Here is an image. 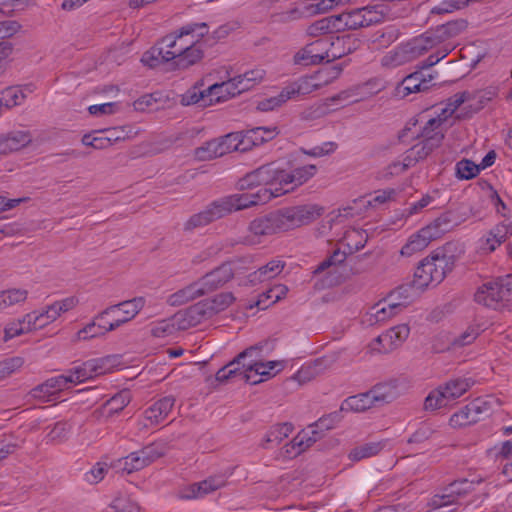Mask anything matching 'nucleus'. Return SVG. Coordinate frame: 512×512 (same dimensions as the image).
Instances as JSON below:
<instances>
[{
    "label": "nucleus",
    "mask_w": 512,
    "mask_h": 512,
    "mask_svg": "<svg viewBox=\"0 0 512 512\" xmlns=\"http://www.w3.org/2000/svg\"><path fill=\"white\" fill-rule=\"evenodd\" d=\"M283 195V191L272 188H260L256 193L233 194L211 202L206 208L191 215L184 223L185 231L205 227L232 212L251 206L265 204Z\"/></svg>",
    "instance_id": "f257e3e1"
},
{
    "label": "nucleus",
    "mask_w": 512,
    "mask_h": 512,
    "mask_svg": "<svg viewBox=\"0 0 512 512\" xmlns=\"http://www.w3.org/2000/svg\"><path fill=\"white\" fill-rule=\"evenodd\" d=\"M466 28L467 22L459 19L438 25L436 28L412 38L410 40L411 45H413L417 57L431 50L435 51L425 60L423 67H432L445 58L455 48L450 40L458 36Z\"/></svg>",
    "instance_id": "f03ea898"
},
{
    "label": "nucleus",
    "mask_w": 512,
    "mask_h": 512,
    "mask_svg": "<svg viewBox=\"0 0 512 512\" xmlns=\"http://www.w3.org/2000/svg\"><path fill=\"white\" fill-rule=\"evenodd\" d=\"M208 32L209 27L205 22L186 24L173 34L163 37L144 57L149 56L150 66L157 65L159 60L169 62L200 42Z\"/></svg>",
    "instance_id": "7ed1b4c3"
},
{
    "label": "nucleus",
    "mask_w": 512,
    "mask_h": 512,
    "mask_svg": "<svg viewBox=\"0 0 512 512\" xmlns=\"http://www.w3.org/2000/svg\"><path fill=\"white\" fill-rule=\"evenodd\" d=\"M208 32L209 27L205 22L186 24L173 34L163 37L144 57L149 56L150 66L157 65L159 60L169 62L200 42Z\"/></svg>",
    "instance_id": "20e7f679"
},
{
    "label": "nucleus",
    "mask_w": 512,
    "mask_h": 512,
    "mask_svg": "<svg viewBox=\"0 0 512 512\" xmlns=\"http://www.w3.org/2000/svg\"><path fill=\"white\" fill-rule=\"evenodd\" d=\"M474 385L471 378L457 377L440 384L431 390L424 400L425 411L434 412L451 406Z\"/></svg>",
    "instance_id": "39448f33"
},
{
    "label": "nucleus",
    "mask_w": 512,
    "mask_h": 512,
    "mask_svg": "<svg viewBox=\"0 0 512 512\" xmlns=\"http://www.w3.org/2000/svg\"><path fill=\"white\" fill-rule=\"evenodd\" d=\"M475 301L495 310H512V275L483 284L475 293Z\"/></svg>",
    "instance_id": "423d86ee"
},
{
    "label": "nucleus",
    "mask_w": 512,
    "mask_h": 512,
    "mask_svg": "<svg viewBox=\"0 0 512 512\" xmlns=\"http://www.w3.org/2000/svg\"><path fill=\"white\" fill-rule=\"evenodd\" d=\"M451 269L452 263L449 256L445 254L431 255L419 263L412 284L416 290H422L429 285H437L443 281Z\"/></svg>",
    "instance_id": "0eeeda50"
},
{
    "label": "nucleus",
    "mask_w": 512,
    "mask_h": 512,
    "mask_svg": "<svg viewBox=\"0 0 512 512\" xmlns=\"http://www.w3.org/2000/svg\"><path fill=\"white\" fill-rule=\"evenodd\" d=\"M324 212L318 204H303L277 210L283 232L308 225L316 221Z\"/></svg>",
    "instance_id": "6e6552de"
},
{
    "label": "nucleus",
    "mask_w": 512,
    "mask_h": 512,
    "mask_svg": "<svg viewBox=\"0 0 512 512\" xmlns=\"http://www.w3.org/2000/svg\"><path fill=\"white\" fill-rule=\"evenodd\" d=\"M283 232L277 210L253 219L248 225V234L241 238L244 245L261 244L268 236Z\"/></svg>",
    "instance_id": "1a4fd4ad"
},
{
    "label": "nucleus",
    "mask_w": 512,
    "mask_h": 512,
    "mask_svg": "<svg viewBox=\"0 0 512 512\" xmlns=\"http://www.w3.org/2000/svg\"><path fill=\"white\" fill-rule=\"evenodd\" d=\"M265 76V70L257 67L235 76L228 81L222 82L221 84L210 86L209 92L212 94L223 93L228 96H235L261 83Z\"/></svg>",
    "instance_id": "9d476101"
},
{
    "label": "nucleus",
    "mask_w": 512,
    "mask_h": 512,
    "mask_svg": "<svg viewBox=\"0 0 512 512\" xmlns=\"http://www.w3.org/2000/svg\"><path fill=\"white\" fill-rule=\"evenodd\" d=\"M282 168L276 162L264 164L257 169L247 173L239 180L240 189H253L258 186L263 188H276L281 186L280 175Z\"/></svg>",
    "instance_id": "9b49d317"
},
{
    "label": "nucleus",
    "mask_w": 512,
    "mask_h": 512,
    "mask_svg": "<svg viewBox=\"0 0 512 512\" xmlns=\"http://www.w3.org/2000/svg\"><path fill=\"white\" fill-rule=\"evenodd\" d=\"M144 297H134L117 304L110 305L96 314L97 319H104L106 316L118 314L110 322V328L117 330L119 327L133 320L145 306Z\"/></svg>",
    "instance_id": "f8f14e48"
},
{
    "label": "nucleus",
    "mask_w": 512,
    "mask_h": 512,
    "mask_svg": "<svg viewBox=\"0 0 512 512\" xmlns=\"http://www.w3.org/2000/svg\"><path fill=\"white\" fill-rule=\"evenodd\" d=\"M339 31L355 30L378 23L382 14L374 7H362L336 15Z\"/></svg>",
    "instance_id": "ddd939ff"
},
{
    "label": "nucleus",
    "mask_w": 512,
    "mask_h": 512,
    "mask_svg": "<svg viewBox=\"0 0 512 512\" xmlns=\"http://www.w3.org/2000/svg\"><path fill=\"white\" fill-rule=\"evenodd\" d=\"M114 364V358L111 356L91 359L80 366L70 369L67 374H63L68 384H78L88 379L109 372Z\"/></svg>",
    "instance_id": "4468645a"
},
{
    "label": "nucleus",
    "mask_w": 512,
    "mask_h": 512,
    "mask_svg": "<svg viewBox=\"0 0 512 512\" xmlns=\"http://www.w3.org/2000/svg\"><path fill=\"white\" fill-rule=\"evenodd\" d=\"M466 219L467 214L461 212L460 208H456L442 213L438 218L420 230L426 235L430 243L431 241L441 238L445 233L459 226Z\"/></svg>",
    "instance_id": "2eb2a0df"
},
{
    "label": "nucleus",
    "mask_w": 512,
    "mask_h": 512,
    "mask_svg": "<svg viewBox=\"0 0 512 512\" xmlns=\"http://www.w3.org/2000/svg\"><path fill=\"white\" fill-rule=\"evenodd\" d=\"M240 260L223 263L198 280L204 294L212 292L229 282L240 268Z\"/></svg>",
    "instance_id": "dca6fc26"
},
{
    "label": "nucleus",
    "mask_w": 512,
    "mask_h": 512,
    "mask_svg": "<svg viewBox=\"0 0 512 512\" xmlns=\"http://www.w3.org/2000/svg\"><path fill=\"white\" fill-rule=\"evenodd\" d=\"M262 349L261 345L251 346L241 353H239L232 361H230L226 366L219 369L216 373V380L218 382H226L230 379L239 378L246 382L245 374H248V363H244L243 360L248 357L256 354L258 351Z\"/></svg>",
    "instance_id": "f3484780"
},
{
    "label": "nucleus",
    "mask_w": 512,
    "mask_h": 512,
    "mask_svg": "<svg viewBox=\"0 0 512 512\" xmlns=\"http://www.w3.org/2000/svg\"><path fill=\"white\" fill-rule=\"evenodd\" d=\"M409 334L410 328L407 324L394 326L375 338L370 348L378 353H388L402 345Z\"/></svg>",
    "instance_id": "a211bd4d"
},
{
    "label": "nucleus",
    "mask_w": 512,
    "mask_h": 512,
    "mask_svg": "<svg viewBox=\"0 0 512 512\" xmlns=\"http://www.w3.org/2000/svg\"><path fill=\"white\" fill-rule=\"evenodd\" d=\"M227 484V476L224 473L214 474L206 479L190 484L185 487L180 494L182 499H198L203 498L223 487Z\"/></svg>",
    "instance_id": "6ab92c4d"
},
{
    "label": "nucleus",
    "mask_w": 512,
    "mask_h": 512,
    "mask_svg": "<svg viewBox=\"0 0 512 512\" xmlns=\"http://www.w3.org/2000/svg\"><path fill=\"white\" fill-rule=\"evenodd\" d=\"M316 173L317 167L313 164L297 167L291 171H286L282 168V173L280 175L281 186L272 188V190L281 189L283 191V195L287 194L307 183L311 178L315 176Z\"/></svg>",
    "instance_id": "aec40b11"
},
{
    "label": "nucleus",
    "mask_w": 512,
    "mask_h": 512,
    "mask_svg": "<svg viewBox=\"0 0 512 512\" xmlns=\"http://www.w3.org/2000/svg\"><path fill=\"white\" fill-rule=\"evenodd\" d=\"M473 489V482L467 479L454 481L442 489L441 493L433 496L431 505L434 508H441L456 503L457 499L467 495Z\"/></svg>",
    "instance_id": "412c9836"
},
{
    "label": "nucleus",
    "mask_w": 512,
    "mask_h": 512,
    "mask_svg": "<svg viewBox=\"0 0 512 512\" xmlns=\"http://www.w3.org/2000/svg\"><path fill=\"white\" fill-rule=\"evenodd\" d=\"M417 58L413 45H411V41L409 40L387 52L381 58V65L385 68H396L412 62Z\"/></svg>",
    "instance_id": "4be33fe9"
},
{
    "label": "nucleus",
    "mask_w": 512,
    "mask_h": 512,
    "mask_svg": "<svg viewBox=\"0 0 512 512\" xmlns=\"http://www.w3.org/2000/svg\"><path fill=\"white\" fill-rule=\"evenodd\" d=\"M400 311L399 303L384 298L369 309L366 314V322L370 325L385 323Z\"/></svg>",
    "instance_id": "5701e85b"
},
{
    "label": "nucleus",
    "mask_w": 512,
    "mask_h": 512,
    "mask_svg": "<svg viewBox=\"0 0 512 512\" xmlns=\"http://www.w3.org/2000/svg\"><path fill=\"white\" fill-rule=\"evenodd\" d=\"M447 127V122L441 116L436 115L423 126L420 134L421 140L437 149L444 140Z\"/></svg>",
    "instance_id": "b1692460"
},
{
    "label": "nucleus",
    "mask_w": 512,
    "mask_h": 512,
    "mask_svg": "<svg viewBox=\"0 0 512 512\" xmlns=\"http://www.w3.org/2000/svg\"><path fill=\"white\" fill-rule=\"evenodd\" d=\"M432 80V75L426 76L422 71H416L402 80L397 87V92L405 97L412 93L426 91L430 88Z\"/></svg>",
    "instance_id": "393cba45"
},
{
    "label": "nucleus",
    "mask_w": 512,
    "mask_h": 512,
    "mask_svg": "<svg viewBox=\"0 0 512 512\" xmlns=\"http://www.w3.org/2000/svg\"><path fill=\"white\" fill-rule=\"evenodd\" d=\"M510 235H512V220L507 219L489 231L482 240L481 250L486 253L495 251Z\"/></svg>",
    "instance_id": "a878e982"
},
{
    "label": "nucleus",
    "mask_w": 512,
    "mask_h": 512,
    "mask_svg": "<svg viewBox=\"0 0 512 512\" xmlns=\"http://www.w3.org/2000/svg\"><path fill=\"white\" fill-rule=\"evenodd\" d=\"M175 403L172 396H166L156 401L153 405L147 408L144 412L145 427L153 426L161 423L171 412Z\"/></svg>",
    "instance_id": "bb28decb"
},
{
    "label": "nucleus",
    "mask_w": 512,
    "mask_h": 512,
    "mask_svg": "<svg viewBox=\"0 0 512 512\" xmlns=\"http://www.w3.org/2000/svg\"><path fill=\"white\" fill-rule=\"evenodd\" d=\"M206 305L203 300L190 306L185 311L178 313L177 316L180 320V327L187 329L211 318L210 310Z\"/></svg>",
    "instance_id": "cd10ccee"
},
{
    "label": "nucleus",
    "mask_w": 512,
    "mask_h": 512,
    "mask_svg": "<svg viewBox=\"0 0 512 512\" xmlns=\"http://www.w3.org/2000/svg\"><path fill=\"white\" fill-rule=\"evenodd\" d=\"M68 381L64 375H58L47 379L42 384L37 385L30 391L31 397L39 400H45L51 395L62 391L68 386Z\"/></svg>",
    "instance_id": "c85d7f7f"
},
{
    "label": "nucleus",
    "mask_w": 512,
    "mask_h": 512,
    "mask_svg": "<svg viewBox=\"0 0 512 512\" xmlns=\"http://www.w3.org/2000/svg\"><path fill=\"white\" fill-rule=\"evenodd\" d=\"M31 141L32 136L28 131H12L0 138V155L18 151Z\"/></svg>",
    "instance_id": "c756f323"
},
{
    "label": "nucleus",
    "mask_w": 512,
    "mask_h": 512,
    "mask_svg": "<svg viewBox=\"0 0 512 512\" xmlns=\"http://www.w3.org/2000/svg\"><path fill=\"white\" fill-rule=\"evenodd\" d=\"M213 97H215V100L218 102L222 98L226 97V95L223 93L212 94L209 92V88L201 91L197 87H192L181 95L180 102L184 106L198 104L201 107H205L212 103Z\"/></svg>",
    "instance_id": "7c9ffc66"
},
{
    "label": "nucleus",
    "mask_w": 512,
    "mask_h": 512,
    "mask_svg": "<svg viewBox=\"0 0 512 512\" xmlns=\"http://www.w3.org/2000/svg\"><path fill=\"white\" fill-rule=\"evenodd\" d=\"M104 319H97L96 315L93 319L87 323L82 329L76 333L77 341H87L95 338L106 336L108 333L115 331L114 328H110V323L103 324Z\"/></svg>",
    "instance_id": "2f4dec72"
},
{
    "label": "nucleus",
    "mask_w": 512,
    "mask_h": 512,
    "mask_svg": "<svg viewBox=\"0 0 512 512\" xmlns=\"http://www.w3.org/2000/svg\"><path fill=\"white\" fill-rule=\"evenodd\" d=\"M330 62L352 53L356 49V40L350 36H328Z\"/></svg>",
    "instance_id": "473e14b6"
},
{
    "label": "nucleus",
    "mask_w": 512,
    "mask_h": 512,
    "mask_svg": "<svg viewBox=\"0 0 512 512\" xmlns=\"http://www.w3.org/2000/svg\"><path fill=\"white\" fill-rule=\"evenodd\" d=\"M204 57L203 45L200 42L186 50L185 52L178 54L177 57L173 58L172 65L175 69L184 70L200 62Z\"/></svg>",
    "instance_id": "72a5a7b5"
},
{
    "label": "nucleus",
    "mask_w": 512,
    "mask_h": 512,
    "mask_svg": "<svg viewBox=\"0 0 512 512\" xmlns=\"http://www.w3.org/2000/svg\"><path fill=\"white\" fill-rule=\"evenodd\" d=\"M280 363L276 361H269L266 363L250 361L248 362V374L246 382L250 384H258L263 381L264 376H270L271 371L274 370Z\"/></svg>",
    "instance_id": "f704fd0d"
},
{
    "label": "nucleus",
    "mask_w": 512,
    "mask_h": 512,
    "mask_svg": "<svg viewBox=\"0 0 512 512\" xmlns=\"http://www.w3.org/2000/svg\"><path fill=\"white\" fill-rule=\"evenodd\" d=\"M285 267V263L279 259H274L266 265L260 267L249 275L251 283L256 284L275 278Z\"/></svg>",
    "instance_id": "c9c22d12"
},
{
    "label": "nucleus",
    "mask_w": 512,
    "mask_h": 512,
    "mask_svg": "<svg viewBox=\"0 0 512 512\" xmlns=\"http://www.w3.org/2000/svg\"><path fill=\"white\" fill-rule=\"evenodd\" d=\"M204 295V292L199 285L198 281L178 290L168 297V304L171 306H181L189 301L196 299Z\"/></svg>",
    "instance_id": "e433bc0d"
},
{
    "label": "nucleus",
    "mask_w": 512,
    "mask_h": 512,
    "mask_svg": "<svg viewBox=\"0 0 512 512\" xmlns=\"http://www.w3.org/2000/svg\"><path fill=\"white\" fill-rule=\"evenodd\" d=\"M293 428V425L288 422L273 425L262 439L260 444L261 447L268 449L270 444L279 445L292 433Z\"/></svg>",
    "instance_id": "4c0bfd02"
},
{
    "label": "nucleus",
    "mask_w": 512,
    "mask_h": 512,
    "mask_svg": "<svg viewBox=\"0 0 512 512\" xmlns=\"http://www.w3.org/2000/svg\"><path fill=\"white\" fill-rule=\"evenodd\" d=\"M321 88V83L315 74L299 78L297 81L286 86L290 98L296 95H307Z\"/></svg>",
    "instance_id": "58836bf2"
},
{
    "label": "nucleus",
    "mask_w": 512,
    "mask_h": 512,
    "mask_svg": "<svg viewBox=\"0 0 512 512\" xmlns=\"http://www.w3.org/2000/svg\"><path fill=\"white\" fill-rule=\"evenodd\" d=\"M400 32L393 26L384 27L376 31L370 38V43L374 49H384L396 42Z\"/></svg>",
    "instance_id": "ea45409f"
},
{
    "label": "nucleus",
    "mask_w": 512,
    "mask_h": 512,
    "mask_svg": "<svg viewBox=\"0 0 512 512\" xmlns=\"http://www.w3.org/2000/svg\"><path fill=\"white\" fill-rule=\"evenodd\" d=\"M337 21L336 15L324 17L309 25L306 32L311 37L340 32Z\"/></svg>",
    "instance_id": "a19ab883"
},
{
    "label": "nucleus",
    "mask_w": 512,
    "mask_h": 512,
    "mask_svg": "<svg viewBox=\"0 0 512 512\" xmlns=\"http://www.w3.org/2000/svg\"><path fill=\"white\" fill-rule=\"evenodd\" d=\"M28 298V291L22 288H10L0 291V313L15 305L24 303Z\"/></svg>",
    "instance_id": "79ce46f5"
},
{
    "label": "nucleus",
    "mask_w": 512,
    "mask_h": 512,
    "mask_svg": "<svg viewBox=\"0 0 512 512\" xmlns=\"http://www.w3.org/2000/svg\"><path fill=\"white\" fill-rule=\"evenodd\" d=\"M224 155L225 153L220 138L205 142L202 146L196 148L194 151V156L199 161H209Z\"/></svg>",
    "instance_id": "37998d69"
},
{
    "label": "nucleus",
    "mask_w": 512,
    "mask_h": 512,
    "mask_svg": "<svg viewBox=\"0 0 512 512\" xmlns=\"http://www.w3.org/2000/svg\"><path fill=\"white\" fill-rule=\"evenodd\" d=\"M374 407L368 392L350 396L344 400L340 407V412H364Z\"/></svg>",
    "instance_id": "c03bdc74"
},
{
    "label": "nucleus",
    "mask_w": 512,
    "mask_h": 512,
    "mask_svg": "<svg viewBox=\"0 0 512 512\" xmlns=\"http://www.w3.org/2000/svg\"><path fill=\"white\" fill-rule=\"evenodd\" d=\"M471 95L468 91H463L460 93H456L450 98H448L446 105L444 108L441 109V111L437 114L441 116L442 119H444L446 122L454 115V113L457 111V109L463 105L469 104Z\"/></svg>",
    "instance_id": "a18cd8bd"
},
{
    "label": "nucleus",
    "mask_w": 512,
    "mask_h": 512,
    "mask_svg": "<svg viewBox=\"0 0 512 512\" xmlns=\"http://www.w3.org/2000/svg\"><path fill=\"white\" fill-rule=\"evenodd\" d=\"M384 445L381 442H369L354 447L348 454L351 461L357 462L376 456L383 449Z\"/></svg>",
    "instance_id": "49530a36"
},
{
    "label": "nucleus",
    "mask_w": 512,
    "mask_h": 512,
    "mask_svg": "<svg viewBox=\"0 0 512 512\" xmlns=\"http://www.w3.org/2000/svg\"><path fill=\"white\" fill-rule=\"evenodd\" d=\"M346 260V252L336 249L329 257L323 260L314 273H320L328 270L329 274H337L340 272L343 263Z\"/></svg>",
    "instance_id": "de8ad7c7"
},
{
    "label": "nucleus",
    "mask_w": 512,
    "mask_h": 512,
    "mask_svg": "<svg viewBox=\"0 0 512 512\" xmlns=\"http://www.w3.org/2000/svg\"><path fill=\"white\" fill-rule=\"evenodd\" d=\"M368 393L374 406L377 404L389 403L397 396L395 387L388 383L378 384L368 391Z\"/></svg>",
    "instance_id": "09e8293b"
},
{
    "label": "nucleus",
    "mask_w": 512,
    "mask_h": 512,
    "mask_svg": "<svg viewBox=\"0 0 512 512\" xmlns=\"http://www.w3.org/2000/svg\"><path fill=\"white\" fill-rule=\"evenodd\" d=\"M25 99V94L17 86H10L0 91V106L8 110L20 105Z\"/></svg>",
    "instance_id": "8fccbe9b"
},
{
    "label": "nucleus",
    "mask_w": 512,
    "mask_h": 512,
    "mask_svg": "<svg viewBox=\"0 0 512 512\" xmlns=\"http://www.w3.org/2000/svg\"><path fill=\"white\" fill-rule=\"evenodd\" d=\"M434 150V147L420 140L405 152L406 161L410 162L412 167H414L420 161L425 160Z\"/></svg>",
    "instance_id": "3c124183"
},
{
    "label": "nucleus",
    "mask_w": 512,
    "mask_h": 512,
    "mask_svg": "<svg viewBox=\"0 0 512 512\" xmlns=\"http://www.w3.org/2000/svg\"><path fill=\"white\" fill-rule=\"evenodd\" d=\"M429 244L426 235L419 230L409 237L406 244L401 248L400 253L402 256L409 257L424 250Z\"/></svg>",
    "instance_id": "603ef678"
},
{
    "label": "nucleus",
    "mask_w": 512,
    "mask_h": 512,
    "mask_svg": "<svg viewBox=\"0 0 512 512\" xmlns=\"http://www.w3.org/2000/svg\"><path fill=\"white\" fill-rule=\"evenodd\" d=\"M234 301L235 297L230 292L220 293L213 298L204 300L210 310L211 317L227 309Z\"/></svg>",
    "instance_id": "864d4df0"
},
{
    "label": "nucleus",
    "mask_w": 512,
    "mask_h": 512,
    "mask_svg": "<svg viewBox=\"0 0 512 512\" xmlns=\"http://www.w3.org/2000/svg\"><path fill=\"white\" fill-rule=\"evenodd\" d=\"M361 88L353 87L347 90H343L338 94L332 96L329 101L335 105L346 106L352 103L359 102L365 99V92L360 91Z\"/></svg>",
    "instance_id": "5fc2aeb1"
},
{
    "label": "nucleus",
    "mask_w": 512,
    "mask_h": 512,
    "mask_svg": "<svg viewBox=\"0 0 512 512\" xmlns=\"http://www.w3.org/2000/svg\"><path fill=\"white\" fill-rule=\"evenodd\" d=\"M471 98L466 108L470 109L471 113H475L487 105L495 96L496 91L492 88L470 92Z\"/></svg>",
    "instance_id": "6e6d98bb"
},
{
    "label": "nucleus",
    "mask_w": 512,
    "mask_h": 512,
    "mask_svg": "<svg viewBox=\"0 0 512 512\" xmlns=\"http://www.w3.org/2000/svg\"><path fill=\"white\" fill-rule=\"evenodd\" d=\"M31 331L32 329L30 325L24 321V316L20 319L11 320L4 327L3 341L8 342L15 337L29 333Z\"/></svg>",
    "instance_id": "4d7b16f0"
},
{
    "label": "nucleus",
    "mask_w": 512,
    "mask_h": 512,
    "mask_svg": "<svg viewBox=\"0 0 512 512\" xmlns=\"http://www.w3.org/2000/svg\"><path fill=\"white\" fill-rule=\"evenodd\" d=\"M474 406H465L460 411L450 417V425L454 428H460L471 425L479 421L478 415L473 413Z\"/></svg>",
    "instance_id": "13d9d810"
},
{
    "label": "nucleus",
    "mask_w": 512,
    "mask_h": 512,
    "mask_svg": "<svg viewBox=\"0 0 512 512\" xmlns=\"http://www.w3.org/2000/svg\"><path fill=\"white\" fill-rule=\"evenodd\" d=\"M366 242L367 234L359 229H350L343 237V243L348 247L349 253L359 251L365 246Z\"/></svg>",
    "instance_id": "bf43d9fd"
},
{
    "label": "nucleus",
    "mask_w": 512,
    "mask_h": 512,
    "mask_svg": "<svg viewBox=\"0 0 512 512\" xmlns=\"http://www.w3.org/2000/svg\"><path fill=\"white\" fill-rule=\"evenodd\" d=\"M288 288L285 285L279 284L270 288L260 295L257 306L261 309L266 308L271 303H276L286 296Z\"/></svg>",
    "instance_id": "052dcab7"
},
{
    "label": "nucleus",
    "mask_w": 512,
    "mask_h": 512,
    "mask_svg": "<svg viewBox=\"0 0 512 512\" xmlns=\"http://www.w3.org/2000/svg\"><path fill=\"white\" fill-rule=\"evenodd\" d=\"M130 393L127 390H123L112 398H110L103 406L107 410V415L112 416L115 413L122 411L130 402Z\"/></svg>",
    "instance_id": "680f3d73"
},
{
    "label": "nucleus",
    "mask_w": 512,
    "mask_h": 512,
    "mask_svg": "<svg viewBox=\"0 0 512 512\" xmlns=\"http://www.w3.org/2000/svg\"><path fill=\"white\" fill-rule=\"evenodd\" d=\"M414 289L415 287L412 282L410 284L401 285L393 290L386 298L395 303H399L400 310H402V308L407 306L412 300Z\"/></svg>",
    "instance_id": "e2e57ef3"
},
{
    "label": "nucleus",
    "mask_w": 512,
    "mask_h": 512,
    "mask_svg": "<svg viewBox=\"0 0 512 512\" xmlns=\"http://www.w3.org/2000/svg\"><path fill=\"white\" fill-rule=\"evenodd\" d=\"M117 462L118 467L128 474L139 471L147 466L138 451L130 453L126 457L119 459Z\"/></svg>",
    "instance_id": "0e129e2a"
},
{
    "label": "nucleus",
    "mask_w": 512,
    "mask_h": 512,
    "mask_svg": "<svg viewBox=\"0 0 512 512\" xmlns=\"http://www.w3.org/2000/svg\"><path fill=\"white\" fill-rule=\"evenodd\" d=\"M290 98L289 91H287L286 87L282 89V91L270 98H265L257 103V109L263 112L274 110L275 108L280 107L285 102H287Z\"/></svg>",
    "instance_id": "69168bd1"
},
{
    "label": "nucleus",
    "mask_w": 512,
    "mask_h": 512,
    "mask_svg": "<svg viewBox=\"0 0 512 512\" xmlns=\"http://www.w3.org/2000/svg\"><path fill=\"white\" fill-rule=\"evenodd\" d=\"M293 439L294 445L298 446L300 453H303L320 439V436L318 430L308 428L299 432Z\"/></svg>",
    "instance_id": "338daca9"
},
{
    "label": "nucleus",
    "mask_w": 512,
    "mask_h": 512,
    "mask_svg": "<svg viewBox=\"0 0 512 512\" xmlns=\"http://www.w3.org/2000/svg\"><path fill=\"white\" fill-rule=\"evenodd\" d=\"M112 512H140V507L129 497H116L110 505Z\"/></svg>",
    "instance_id": "774afa93"
}]
</instances>
